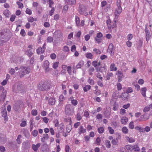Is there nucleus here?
Returning <instances> with one entry per match:
<instances>
[{
  "label": "nucleus",
  "mask_w": 152,
  "mask_h": 152,
  "mask_svg": "<svg viewBox=\"0 0 152 152\" xmlns=\"http://www.w3.org/2000/svg\"><path fill=\"white\" fill-rule=\"evenodd\" d=\"M116 85L118 90H121L122 89V86L121 84L120 83H117Z\"/></svg>",
  "instance_id": "obj_46"
},
{
  "label": "nucleus",
  "mask_w": 152,
  "mask_h": 152,
  "mask_svg": "<svg viewBox=\"0 0 152 152\" xmlns=\"http://www.w3.org/2000/svg\"><path fill=\"white\" fill-rule=\"evenodd\" d=\"M113 45L112 43H110L108 46L107 51L111 55H114V53L113 52Z\"/></svg>",
  "instance_id": "obj_7"
},
{
  "label": "nucleus",
  "mask_w": 152,
  "mask_h": 152,
  "mask_svg": "<svg viewBox=\"0 0 152 152\" xmlns=\"http://www.w3.org/2000/svg\"><path fill=\"white\" fill-rule=\"evenodd\" d=\"M49 136L48 134H44L43 137L41 138V141L42 142H44L45 140H47Z\"/></svg>",
  "instance_id": "obj_17"
},
{
  "label": "nucleus",
  "mask_w": 152,
  "mask_h": 152,
  "mask_svg": "<svg viewBox=\"0 0 152 152\" xmlns=\"http://www.w3.org/2000/svg\"><path fill=\"white\" fill-rule=\"evenodd\" d=\"M42 150L44 152H49V148L48 147V145L46 144H43Z\"/></svg>",
  "instance_id": "obj_11"
},
{
  "label": "nucleus",
  "mask_w": 152,
  "mask_h": 152,
  "mask_svg": "<svg viewBox=\"0 0 152 152\" xmlns=\"http://www.w3.org/2000/svg\"><path fill=\"white\" fill-rule=\"evenodd\" d=\"M26 53L27 55L29 57H31L33 54V53L31 50H29L26 51Z\"/></svg>",
  "instance_id": "obj_38"
},
{
  "label": "nucleus",
  "mask_w": 152,
  "mask_h": 152,
  "mask_svg": "<svg viewBox=\"0 0 152 152\" xmlns=\"http://www.w3.org/2000/svg\"><path fill=\"white\" fill-rule=\"evenodd\" d=\"M78 130V134H81L82 133H84L86 132V129H84L83 126L82 125L80 126Z\"/></svg>",
  "instance_id": "obj_15"
},
{
  "label": "nucleus",
  "mask_w": 152,
  "mask_h": 152,
  "mask_svg": "<svg viewBox=\"0 0 152 152\" xmlns=\"http://www.w3.org/2000/svg\"><path fill=\"white\" fill-rule=\"evenodd\" d=\"M151 34L150 33L148 34H146V40L147 42H148L150 39L151 37Z\"/></svg>",
  "instance_id": "obj_52"
},
{
  "label": "nucleus",
  "mask_w": 152,
  "mask_h": 152,
  "mask_svg": "<svg viewBox=\"0 0 152 152\" xmlns=\"http://www.w3.org/2000/svg\"><path fill=\"white\" fill-rule=\"evenodd\" d=\"M95 70L94 68L92 67H90L88 69V72L89 75H92V72H94Z\"/></svg>",
  "instance_id": "obj_31"
},
{
  "label": "nucleus",
  "mask_w": 152,
  "mask_h": 152,
  "mask_svg": "<svg viewBox=\"0 0 152 152\" xmlns=\"http://www.w3.org/2000/svg\"><path fill=\"white\" fill-rule=\"evenodd\" d=\"M98 132L100 134L103 133L104 131V129L103 127H99L98 129Z\"/></svg>",
  "instance_id": "obj_41"
},
{
  "label": "nucleus",
  "mask_w": 152,
  "mask_h": 152,
  "mask_svg": "<svg viewBox=\"0 0 152 152\" xmlns=\"http://www.w3.org/2000/svg\"><path fill=\"white\" fill-rule=\"evenodd\" d=\"M122 9L121 6L117 7L115 11V15L116 16H118V15L121 12Z\"/></svg>",
  "instance_id": "obj_9"
},
{
  "label": "nucleus",
  "mask_w": 152,
  "mask_h": 152,
  "mask_svg": "<svg viewBox=\"0 0 152 152\" xmlns=\"http://www.w3.org/2000/svg\"><path fill=\"white\" fill-rule=\"evenodd\" d=\"M65 2L70 5H73L76 3V0H65Z\"/></svg>",
  "instance_id": "obj_23"
},
{
  "label": "nucleus",
  "mask_w": 152,
  "mask_h": 152,
  "mask_svg": "<svg viewBox=\"0 0 152 152\" xmlns=\"http://www.w3.org/2000/svg\"><path fill=\"white\" fill-rule=\"evenodd\" d=\"M93 50L95 52L96 54H100L101 53V52L100 50L96 48H94Z\"/></svg>",
  "instance_id": "obj_51"
},
{
  "label": "nucleus",
  "mask_w": 152,
  "mask_h": 152,
  "mask_svg": "<svg viewBox=\"0 0 152 152\" xmlns=\"http://www.w3.org/2000/svg\"><path fill=\"white\" fill-rule=\"evenodd\" d=\"M84 64V63L83 61H80L76 66L77 68H80L83 66Z\"/></svg>",
  "instance_id": "obj_27"
},
{
  "label": "nucleus",
  "mask_w": 152,
  "mask_h": 152,
  "mask_svg": "<svg viewBox=\"0 0 152 152\" xmlns=\"http://www.w3.org/2000/svg\"><path fill=\"white\" fill-rule=\"evenodd\" d=\"M37 52L38 54H40L41 53H43L44 52V51L42 50V49L41 47H39L37 50Z\"/></svg>",
  "instance_id": "obj_30"
},
{
  "label": "nucleus",
  "mask_w": 152,
  "mask_h": 152,
  "mask_svg": "<svg viewBox=\"0 0 152 152\" xmlns=\"http://www.w3.org/2000/svg\"><path fill=\"white\" fill-rule=\"evenodd\" d=\"M117 75L118 77V80L119 82L121 81V79L124 77V75L122 72L120 71H118L117 72Z\"/></svg>",
  "instance_id": "obj_10"
},
{
  "label": "nucleus",
  "mask_w": 152,
  "mask_h": 152,
  "mask_svg": "<svg viewBox=\"0 0 152 152\" xmlns=\"http://www.w3.org/2000/svg\"><path fill=\"white\" fill-rule=\"evenodd\" d=\"M133 37V36L132 34H129L127 36V39L128 41L131 40L132 39Z\"/></svg>",
  "instance_id": "obj_62"
},
{
  "label": "nucleus",
  "mask_w": 152,
  "mask_h": 152,
  "mask_svg": "<svg viewBox=\"0 0 152 152\" xmlns=\"http://www.w3.org/2000/svg\"><path fill=\"white\" fill-rule=\"evenodd\" d=\"M20 34L23 37H24L26 35V32L23 29H21Z\"/></svg>",
  "instance_id": "obj_59"
},
{
  "label": "nucleus",
  "mask_w": 152,
  "mask_h": 152,
  "mask_svg": "<svg viewBox=\"0 0 152 152\" xmlns=\"http://www.w3.org/2000/svg\"><path fill=\"white\" fill-rule=\"evenodd\" d=\"M65 113L69 116L72 115L74 113V107L71 104L66 105L65 107Z\"/></svg>",
  "instance_id": "obj_1"
},
{
  "label": "nucleus",
  "mask_w": 152,
  "mask_h": 152,
  "mask_svg": "<svg viewBox=\"0 0 152 152\" xmlns=\"http://www.w3.org/2000/svg\"><path fill=\"white\" fill-rule=\"evenodd\" d=\"M31 114L34 116H35L37 115V112L36 110H32L31 111Z\"/></svg>",
  "instance_id": "obj_55"
},
{
  "label": "nucleus",
  "mask_w": 152,
  "mask_h": 152,
  "mask_svg": "<svg viewBox=\"0 0 152 152\" xmlns=\"http://www.w3.org/2000/svg\"><path fill=\"white\" fill-rule=\"evenodd\" d=\"M118 142V140L117 139H114L112 140L111 143L113 145H117V143Z\"/></svg>",
  "instance_id": "obj_40"
},
{
  "label": "nucleus",
  "mask_w": 152,
  "mask_h": 152,
  "mask_svg": "<svg viewBox=\"0 0 152 152\" xmlns=\"http://www.w3.org/2000/svg\"><path fill=\"white\" fill-rule=\"evenodd\" d=\"M56 100L55 99L50 97L49 98L48 101V104L50 105H53L55 104Z\"/></svg>",
  "instance_id": "obj_18"
},
{
  "label": "nucleus",
  "mask_w": 152,
  "mask_h": 152,
  "mask_svg": "<svg viewBox=\"0 0 152 152\" xmlns=\"http://www.w3.org/2000/svg\"><path fill=\"white\" fill-rule=\"evenodd\" d=\"M17 4L19 8H22L23 7V4H22L20 2L17 1Z\"/></svg>",
  "instance_id": "obj_58"
},
{
  "label": "nucleus",
  "mask_w": 152,
  "mask_h": 152,
  "mask_svg": "<svg viewBox=\"0 0 152 152\" xmlns=\"http://www.w3.org/2000/svg\"><path fill=\"white\" fill-rule=\"evenodd\" d=\"M107 23L109 29H110L111 28H113L115 26V25L112 26L111 25V23L110 19H108L106 21Z\"/></svg>",
  "instance_id": "obj_19"
},
{
  "label": "nucleus",
  "mask_w": 152,
  "mask_h": 152,
  "mask_svg": "<svg viewBox=\"0 0 152 152\" xmlns=\"http://www.w3.org/2000/svg\"><path fill=\"white\" fill-rule=\"evenodd\" d=\"M21 137V135H19L16 139V141L17 143L18 144H20L21 143L20 138Z\"/></svg>",
  "instance_id": "obj_39"
},
{
  "label": "nucleus",
  "mask_w": 152,
  "mask_h": 152,
  "mask_svg": "<svg viewBox=\"0 0 152 152\" xmlns=\"http://www.w3.org/2000/svg\"><path fill=\"white\" fill-rule=\"evenodd\" d=\"M113 74L112 73L109 72L108 73L106 76V80H109L110 79V77L113 76Z\"/></svg>",
  "instance_id": "obj_28"
},
{
  "label": "nucleus",
  "mask_w": 152,
  "mask_h": 152,
  "mask_svg": "<svg viewBox=\"0 0 152 152\" xmlns=\"http://www.w3.org/2000/svg\"><path fill=\"white\" fill-rule=\"evenodd\" d=\"M146 114H145L142 115L140 118L139 119V120L140 121H143L144 120H147L149 118V117H145V116Z\"/></svg>",
  "instance_id": "obj_21"
},
{
  "label": "nucleus",
  "mask_w": 152,
  "mask_h": 152,
  "mask_svg": "<svg viewBox=\"0 0 152 152\" xmlns=\"http://www.w3.org/2000/svg\"><path fill=\"white\" fill-rule=\"evenodd\" d=\"M4 33L7 32L4 30H2L0 32V45L7 41V39L6 38Z\"/></svg>",
  "instance_id": "obj_5"
},
{
  "label": "nucleus",
  "mask_w": 152,
  "mask_h": 152,
  "mask_svg": "<svg viewBox=\"0 0 152 152\" xmlns=\"http://www.w3.org/2000/svg\"><path fill=\"white\" fill-rule=\"evenodd\" d=\"M101 140L100 137H98L96 139L95 141V144L97 145H99L100 144Z\"/></svg>",
  "instance_id": "obj_35"
},
{
  "label": "nucleus",
  "mask_w": 152,
  "mask_h": 152,
  "mask_svg": "<svg viewBox=\"0 0 152 152\" xmlns=\"http://www.w3.org/2000/svg\"><path fill=\"white\" fill-rule=\"evenodd\" d=\"M67 71L69 75H71L72 73V67L70 66L67 67Z\"/></svg>",
  "instance_id": "obj_43"
},
{
  "label": "nucleus",
  "mask_w": 152,
  "mask_h": 152,
  "mask_svg": "<svg viewBox=\"0 0 152 152\" xmlns=\"http://www.w3.org/2000/svg\"><path fill=\"white\" fill-rule=\"evenodd\" d=\"M41 143H38L36 145L35 144H33L32 145V148L33 150L35 151H37L39 147L41 146Z\"/></svg>",
  "instance_id": "obj_14"
},
{
  "label": "nucleus",
  "mask_w": 152,
  "mask_h": 152,
  "mask_svg": "<svg viewBox=\"0 0 152 152\" xmlns=\"http://www.w3.org/2000/svg\"><path fill=\"white\" fill-rule=\"evenodd\" d=\"M20 72L21 75H20V77H22L24 75L28 74L30 72V68L28 67H26L25 66H22L19 68Z\"/></svg>",
  "instance_id": "obj_2"
},
{
  "label": "nucleus",
  "mask_w": 152,
  "mask_h": 152,
  "mask_svg": "<svg viewBox=\"0 0 152 152\" xmlns=\"http://www.w3.org/2000/svg\"><path fill=\"white\" fill-rule=\"evenodd\" d=\"M32 135L34 137L37 136L38 134V131L36 130H34L32 132Z\"/></svg>",
  "instance_id": "obj_45"
},
{
  "label": "nucleus",
  "mask_w": 152,
  "mask_h": 152,
  "mask_svg": "<svg viewBox=\"0 0 152 152\" xmlns=\"http://www.w3.org/2000/svg\"><path fill=\"white\" fill-rule=\"evenodd\" d=\"M128 121V118L126 117H123L121 119V122L122 124L124 125L126 124Z\"/></svg>",
  "instance_id": "obj_16"
},
{
  "label": "nucleus",
  "mask_w": 152,
  "mask_h": 152,
  "mask_svg": "<svg viewBox=\"0 0 152 152\" xmlns=\"http://www.w3.org/2000/svg\"><path fill=\"white\" fill-rule=\"evenodd\" d=\"M39 87V89L41 91L48 90L50 88V84L47 82H45L42 84H40Z\"/></svg>",
  "instance_id": "obj_4"
},
{
  "label": "nucleus",
  "mask_w": 152,
  "mask_h": 152,
  "mask_svg": "<svg viewBox=\"0 0 152 152\" xmlns=\"http://www.w3.org/2000/svg\"><path fill=\"white\" fill-rule=\"evenodd\" d=\"M106 146L107 148H110L111 147L110 142V141L107 140L106 141Z\"/></svg>",
  "instance_id": "obj_37"
},
{
  "label": "nucleus",
  "mask_w": 152,
  "mask_h": 152,
  "mask_svg": "<svg viewBox=\"0 0 152 152\" xmlns=\"http://www.w3.org/2000/svg\"><path fill=\"white\" fill-rule=\"evenodd\" d=\"M3 14L7 18H9L10 16V11L8 10H4Z\"/></svg>",
  "instance_id": "obj_26"
},
{
  "label": "nucleus",
  "mask_w": 152,
  "mask_h": 152,
  "mask_svg": "<svg viewBox=\"0 0 152 152\" xmlns=\"http://www.w3.org/2000/svg\"><path fill=\"white\" fill-rule=\"evenodd\" d=\"M75 22L76 25L78 26L80 24V19L79 17L77 16L75 17Z\"/></svg>",
  "instance_id": "obj_36"
},
{
  "label": "nucleus",
  "mask_w": 152,
  "mask_h": 152,
  "mask_svg": "<svg viewBox=\"0 0 152 152\" xmlns=\"http://www.w3.org/2000/svg\"><path fill=\"white\" fill-rule=\"evenodd\" d=\"M133 150H134L135 151H139L140 150V148L138 145H136L132 146Z\"/></svg>",
  "instance_id": "obj_42"
},
{
  "label": "nucleus",
  "mask_w": 152,
  "mask_h": 152,
  "mask_svg": "<svg viewBox=\"0 0 152 152\" xmlns=\"http://www.w3.org/2000/svg\"><path fill=\"white\" fill-rule=\"evenodd\" d=\"M71 103L73 105L76 106L78 102L76 100L73 99L71 102Z\"/></svg>",
  "instance_id": "obj_48"
},
{
  "label": "nucleus",
  "mask_w": 152,
  "mask_h": 152,
  "mask_svg": "<svg viewBox=\"0 0 152 152\" xmlns=\"http://www.w3.org/2000/svg\"><path fill=\"white\" fill-rule=\"evenodd\" d=\"M126 138L127 141L129 143L134 142L135 141V139L132 137H126Z\"/></svg>",
  "instance_id": "obj_20"
},
{
  "label": "nucleus",
  "mask_w": 152,
  "mask_h": 152,
  "mask_svg": "<svg viewBox=\"0 0 152 152\" xmlns=\"http://www.w3.org/2000/svg\"><path fill=\"white\" fill-rule=\"evenodd\" d=\"M26 13L27 14H28L29 15H31V10L28 8H27L26 11Z\"/></svg>",
  "instance_id": "obj_63"
},
{
  "label": "nucleus",
  "mask_w": 152,
  "mask_h": 152,
  "mask_svg": "<svg viewBox=\"0 0 152 152\" xmlns=\"http://www.w3.org/2000/svg\"><path fill=\"white\" fill-rule=\"evenodd\" d=\"M54 36L56 37L55 40L57 42H59L63 40V34L60 31H55L53 34Z\"/></svg>",
  "instance_id": "obj_3"
},
{
  "label": "nucleus",
  "mask_w": 152,
  "mask_h": 152,
  "mask_svg": "<svg viewBox=\"0 0 152 152\" xmlns=\"http://www.w3.org/2000/svg\"><path fill=\"white\" fill-rule=\"evenodd\" d=\"M108 129L109 131V133L111 134H113L114 132V131L113 129L111 127H108Z\"/></svg>",
  "instance_id": "obj_44"
},
{
  "label": "nucleus",
  "mask_w": 152,
  "mask_h": 152,
  "mask_svg": "<svg viewBox=\"0 0 152 152\" xmlns=\"http://www.w3.org/2000/svg\"><path fill=\"white\" fill-rule=\"evenodd\" d=\"M106 69L105 68V67L104 66H101L100 67V72H105L106 71Z\"/></svg>",
  "instance_id": "obj_60"
},
{
  "label": "nucleus",
  "mask_w": 152,
  "mask_h": 152,
  "mask_svg": "<svg viewBox=\"0 0 152 152\" xmlns=\"http://www.w3.org/2000/svg\"><path fill=\"white\" fill-rule=\"evenodd\" d=\"M82 6H80V7L79 9V13L80 14H83L84 13V11H85V10L84 9L82 8Z\"/></svg>",
  "instance_id": "obj_34"
},
{
  "label": "nucleus",
  "mask_w": 152,
  "mask_h": 152,
  "mask_svg": "<svg viewBox=\"0 0 152 152\" xmlns=\"http://www.w3.org/2000/svg\"><path fill=\"white\" fill-rule=\"evenodd\" d=\"M49 65V63L48 61H45L43 64V67L45 68V72H48L50 70V69L48 66Z\"/></svg>",
  "instance_id": "obj_6"
},
{
  "label": "nucleus",
  "mask_w": 152,
  "mask_h": 152,
  "mask_svg": "<svg viewBox=\"0 0 152 152\" xmlns=\"http://www.w3.org/2000/svg\"><path fill=\"white\" fill-rule=\"evenodd\" d=\"M76 119L77 121H80L82 119V117L81 116L80 114L77 113L76 115Z\"/></svg>",
  "instance_id": "obj_50"
},
{
  "label": "nucleus",
  "mask_w": 152,
  "mask_h": 152,
  "mask_svg": "<svg viewBox=\"0 0 152 152\" xmlns=\"http://www.w3.org/2000/svg\"><path fill=\"white\" fill-rule=\"evenodd\" d=\"M103 35L101 32L98 33L96 35V37L95 38V40L98 43L101 42V38L102 37Z\"/></svg>",
  "instance_id": "obj_8"
},
{
  "label": "nucleus",
  "mask_w": 152,
  "mask_h": 152,
  "mask_svg": "<svg viewBox=\"0 0 152 152\" xmlns=\"http://www.w3.org/2000/svg\"><path fill=\"white\" fill-rule=\"evenodd\" d=\"M6 94L7 92L6 90H3L2 93L1 94V96L4 99L5 98Z\"/></svg>",
  "instance_id": "obj_49"
},
{
  "label": "nucleus",
  "mask_w": 152,
  "mask_h": 152,
  "mask_svg": "<svg viewBox=\"0 0 152 152\" xmlns=\"http://www.w3.org/2000/svg\"><path fill=\"white\" fill-rule=\"evenodd\" d=\"M2 116L4 118V120L7 121L8 120V118L7 117V112L5 109H4L2 110L1 111Z\"/></svg>",
  "instance_id": "obj_13"
},
{
  "label": "nucleus",
  "mask_w": 152,
  "mask_h": 152,
  "mask_svg": "<svg viewBox=\"0 0 152 152\" xmlns=\"http://www.w3.org/2000/svg\"><path fill=\"white\" fill-rule=\"evenodd\" d=\"M134 127V126L133 124V122L132 121L129 124V128L131 129H133Z\"/></svg>",
  "instance_id": "obj_54"
},
{
  "label": "nucleus",
  "mask_w": 152,
  "mask_h": 152,
  "mask_svg": "<svg viewBox=\"0 0 152 152\" xmlns=\"http://www.w3.org/2000/svg\"><path fill=\"white\" fill-rule=\"evenodd\" d=\"M69 48L67 46H65L63 47V50L64 52H67L69 51Z\"/></svg>",
  "instance_id": "obj_47"
},
{
  "label": "nucleus",
  "mask_w": 152,
  "mask_h": 152,
  "mask_svg": "<svg viewBox=\"0 0 152 152\" xmlns=\"http://www.w3.org/2000/svg\"><path fill=\"white\" fill-rule=\"evenodd\" d=\"M133 91L132 88L131 87H129L126 90V93H132Z\"/></svg>",
  "instance_id": "obj_57"
},
{
  "label": "nucleus",
  "mask_w": 152,
  "mask_h": 152,
  "mask_svg": "<svg viewBox=\"0 0 152 152\" xmlns=\"http://www.w3.org/2000/svg\"><path fill=\"white\" fill-rule=\"evenodd\" d=\"M91 88V86L89 85H87L83 87V90L85 92H87Z\"/></svg>",
  "instance_id": "obj_29"
},
{
  "label": "nucleus",
  "mask_w": 152,
  "mask_h": 152,
  "mask_svg": "<svg viewBox=\"0 0 152 152\" xmlns=\"http://www.w3.org/2000/svg\"><path fill=\"white\" fill-rule=\"evenodd\" d=\"M122 131L123 133L124 134H127L128 133V130L127 128L125 127H124L122 128Z\"/></svg>",
  "instance_id": "obj_32"
},
{
  "label": "nucleus",
  "mask_w": 152,
  "mask_h": 152,
  "mask_svg": "<svg viewBox=\"0 0 152 152\" xmlns=\"http://www.w3.org/2000/svg\"><path fill=\"white\" fill-rule=\"evenodd\" d=\"M147 89L145 87L142 88L141 90V93L142 95L144 96L145 97L146 96V91Z\"/></svg>",
  "instance_id": "obj_22"
},
{
  "label": "nucleus",
  "mask_w": 152,
  "mask_h": 152,
  "mask_svg": "<svg viewBox=\"0 0 152 152\" xmlns=\"http://www.w3.org/2000/svg\"><path fill=\"white\" fill-rule=\"evenodd\" d=\"M150 107H145L143 109V112H146L149 111L150 110Z\"/></svg>",
  "instance_id": "obj_56"
},
{
  "label": "nucleus",
  "mask_w": 152,
  "mask_h": 152,
  "mask_svg": "<svg viewBox=\"0 0 152 152\" xmlns=\"http://www.w3.org/2000/svg\"><path fill=\"white\" fill-rule=\"evenodd\" d=\"M92 65L95 67L97 66L98 65L97 61H94L92 62Z\"/></svg>",
  "instance_id": "obj_61"
},
{
  "label": "nucleus",
  "mask_w": 152,
  "mask_h": 152,
  "mask_svg": "<svg viewBox=\"0 0 152 152\" xmlns=\"http://www.w3.org/2000/svg\"><path fill=\"white\" fill-rule=\"evenodd\" d=\"M128 94L127 93H123L119 98H121L123 100H125L128 99Z\"/></svg>",
  "instance_id": "obj_12"
},
{
  "label": "nucleus",
  "mask_w": 152,
  "mask_h": 152,
  "mask_svg": "<svg viewBox=\"0 0 152 152\" xmlns=\"http://www.w3.org/2000/svg\"><path fill=\"white\" fill-rule=\"evenodd\" d=\"M110 68L111 71H116L117 69V68L115 67V64L114 63L112 64H111Z\"/></svg>",
  "instance_id": "obj_24"
},
{
  "label": "nucleus",
  "mask_w": 152,
  "mask_h": 152,
  "mask_svg": "<svg viewBox=\"0 0 152 152\" xmlns=\"http://www.w3.org/2000/svg\"><path fill=\"white\" fill-rule=\"evenodd\" d=\"M86 56L88 58L92 59L93 55L91 53H87L86 54Z\"/></svg>",
  "instance_id": "obj_33"
},
{
  "label": "nucleus",
  "mask_w": 152,
  "mask_h": 152,
  "mask_svg": "<svg viewBox=\"0 0 152 152\" xmlns=\"http://www.w3.org/2000/svg\"><path fill=\"white\" fill-rule=\"evenodd\" d=\"M118 152H126V151L124 148L122 147L120 148Z\"/></svg>",
  "instance_id": "obj_64"
},
{
  "label": "nucleus",
  "mask_w": 152,
  "mask_h": 152,
  "mask_svg": "<svg viewBox=\"0 0 152 152\" xmlns=\"http://www.w3.org/2000/svg\"><path fill=\"white\" fill-rule=\"evenodd\" d=\"M48 42H51L53 41V38L51 37H48L47 39Z\"/></svg>",
  "instance_id": "obj_53"
},
{
  "label": "nucleus",
  "mask_w": 152,
  "mask_h": 152,
  "mask_svg": "<svg viewBox=\"0 0 152 152\" xmlns=\"http://www.w3.org/2000/svg\"><path fill=\"white\" fill-rule=\"evenodd\" d=\"M126 148L128 152H131L133 150L132 146L130 145H127L126 146Z\"/></svg>",
  "instance_id": "obj_25"
}]
</instances>
